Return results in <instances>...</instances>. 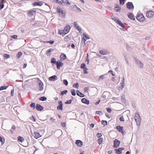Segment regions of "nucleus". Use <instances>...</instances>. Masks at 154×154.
<instances>
[{"label": "nucleus", "mask_w": 154, "mask_h": 154, "mask_svg": "<svg viewBox=\"0 0 154 154\" xmlns=\"http://www.w3.org/2000/svg\"><path fill=\"white\" fill-rule=\"evenodd\" d=\"M141 120V118L140 117L139 113L138 112H136L135 114V121L137 125L138 126L140 125Z\"/></svg>", "instance_id": "f257e3e1"}, {"label": "nucleus", "mask_w": 154, "mask_h": 154, "mask_svg": "<svg viewBox=\"0 0 154 154\" xmlns=\"http://www.w3.org/2000/svg\"><path fill=\"white\" fill-rule=\"evenodd\" d=\"M112 19L118 24L121 26L124 29L125 28V26L121 22L118 18H116L115 17L112 18Z\"/></svg>", "instance_id": "f03ea898"}, {"label": "nucleus", "mask_w": 154, "mask_h": 154, "mask_svg": "<svg viewBox=\"0 0 154 154\" xmlns=\"http://www.w3.org/2000/svg\"><path fill=\"white\" fill-rule=\"evenodd\" d=\"M135 62L136 64L140 68H142L143 67V64L139 60L135 59Z\"/></svg>", "instance_id": "7ed1b4c3"}, {"label": "nucleus", "mask_w": 154, "mask_h": 154, "mask_svg": "<svg viewBox=\"0 0 154 154\" xmlns=\"http://www.w3.org/2000/svg\"><path fill=\"white\" fill-rule=\"evenodd\" d=\"M146 15L148 18H152L154 16V12L152 11H149L147 12Z\"/></svg>", "instance_id": "20e7f679"}, {"label": "nucleus", "mask_w": 154, "mask_h": 154, "mask_svg": "<svg viewBox=\"0 0 154 154\" xmlns=\"http://www.w3.org/2000/svg\"><path fill=\"white\" fill-rule=\"evenodd\" d=\"M127 8L129 9H132L134 8V6L132 2H128L126 4Z\"/></svg>", "instance_id": "39448f33"}, {"label": "nucleus", "mask_w": 154, "mask_h": 154, "mask_svg": "<svg viewBox=\"0 0 154 154\" xmlns=\"http://www.w3.org/2000/svg\"><path fill=\"white\" fill-rule=\"evenodd\" d=\"M120 142L118 140L116 139L114 141V145L113 147L114 148H117L119 146Z\"/></svg>", "instance_id": "423d86ee"}, {"label": "nucleus", "mask_w": 154, "mask_h": 154, "mask_svg": "<svg viewBox=\"0 0 154 154\" xmlns=\"http://www.w3.org/2000/svg\"><path fill=\"white\" fill-rule=\"evenodd\" d=\"M125 148H119L118 149H115L114 150L116 151V153L117 154H120L122 153V151L124 150Z\"/></svg>", "instance_id": "0eeeda50"}, {"label": "nucleus", "mask_w": 154, "mask_h": 154, "mask_svg": "<svg viewBox=\"0 0 154 154\" xmlns=\"http://www.w3.org/2000/svg\"><path fill=\"white\" fill-rule=\"evenodd\" d=\"M136 19L140 22L143 21L145 20V17L142 14L137 16L136 17Z\"/></svg>", "instance_id": "6e6552de"}, {"label": "nucleus", "mask_w": 154, "mask_h": 154, "mask_svg": "<svg viewBox=\"0 0 154 154\" xmlns=\"http://www.w3.org/2000/svg\"><path fill=\"white\" fill-rule=\"evenodd\" d=\"M99 52L100 54L103 55H105L109 53L108 51L105 49L101 50Z\"/></svg>", "instance_id": "1a4fd4ad"}, {"label": "nucleus", "mask_w": 154, "mask_h": 154, "mask_svg": "<svg viewBox=\"0 0 154 154\" xmlns=\"http://www.w3.org/2000/svg\"><path fill=\"white\" fill-rule=\"evenodd\" d=\"M32 134L35 139H37L41 136L39 133L36 132H34L33 134L32 133Z\"/></svg>", "instance_id": "9d476101"}, {"label": "nucleus", "mask_w": 154, "mask_h": 154, "mask_svg": "<svg viewBox=\"0 0 154 154\" xmlns=\"http://www.w3.org/2000/svg\"><path fill=\"white\" fill-rule=\"evenodd\" d=\"M58 103L59 104L57 107V109L58 110H62L63 109V104L62 101H60L58 102Z\"/></svg>", "instance_id": "9b49d317"}, {"label": "nucleus", "mask_w": 154, "mask_h": 154, "mask_svg": "<svg viewBox=\"0 0 154 154\" xmlns=\"http://www.w3.org/2000/svg\"><path fill=\"white\" fill-rule=\"evenodd\" d=\"M120 85L121 86L119 87V88H120L121 89H122L124 88L125 86V78L124 77H122V80L120 83Z\"/></svg>", "instance_id": "f8f14e48"}, {"label": "nucleus", "mask_w": 154, "mask_h": 154, "mask_svg": "<svg viewBox=\"0 0 154 154\" xmlns=\"http://www.w3.org/2000/svg\"><path fill=\"white\" fill-rule=\"evenodd\" d=\"M70 29V28L69 26H67L65 27L63 30V31L65 32V34H67L69 31Z\"/></svg>", "instance_id": "ddd939ff"}, {"label": "nucleus", "mask_w": 154, "mask_h": 154, "mask_svg": "<svg viewBox=\"0 0 154 154\" xmlns=\"http://www.w3.org/2000/svg\"><path fill=\"white\" fill-rule=\"evenodd\" d=\"M36 109L39 111H42L43 109V107L39 104H37L36 106Z\"/></svg>", "instance_id": "4468645a"}, {"label": "nucleus", "mask_w": 154, "mask_h": 154, "mask_svg": "<svg viewBox=\"0 0 154 154\" xmlns=\"http://www.w3.org/2000/svg\"><path fill=\"white\" fill-rule=\"evenodd\" d=\"M115 11L116 12H120L121 11V8L118 5H116V6L115 8Z\"/></svg>", "instance_id": "2eb2a0df"}, {"label": "nucleus", "mask_w": 154, "mask_h": 154, "mask_svg": "<svg viewBox=\"0 0 154 154\" xmlns=\"http://www.w3.org/2000/svg\"><path fill=\"white\" fill-rule=\"evenodd\" d=\"M116 129L120 132H121L123 134L124 133V131H123V127L120 126H117L116 127Z\"/></svg>", "instance_id": "dca6fc26"}, {"label": "nucleus", "mask_w": 154, "mask_h": 154, "mask_svg": "<svg viewBox=\"0 0 154 154\" xmlns=\"http://www.w3.org/2000/svg\"><path fill=\"white\" fill-rule=\"evenodd\" d=\"M75 143L77 145L80 147H81L83 145L82 142L80 140H76Z\"/></svg>", "instance_id": "f3484780"}, {"label": "nucleus", "mask_w": 154, "mask_h": 154, "mask_svg": "<svg viewBox=\"0 0 154 154\" xmlns=\"http://www.w3.org/2000/svg\"><path fill=\"white\" fill-rule=\"evenodd\" d=\"M81 101L82 103L88 105L89 104V100H88L86 98H83L81 100Z\"/></svg>", "instance_id": "a211bd4d"}, {"label": "nucleus", "mask_w": 154, "mask_h": 154, "mask_svg": "<svg viewBox=\"0 0 154 154\" xmlns=\"http://www.w3.org/2000/svg\"><path fill=\"white\" fill-rule=\"evenodd\" d=\"M57 67V68L58 69H59L60 68V67L62 66L63 65V63L62 62H57L56 64Z\"/></svg>", "instance_id": "6ab92c4d"}, {"label": "nucleus", "mask_w": 154, "mask_h": 154, "mask_svg": "<svg viewBox=\"0 0 154 154\" xmlns=\"http://www.w3.org/2000/svg\"><path fill=\"white\" fill-rule=\"evenodd\" d=\"M128 17L132 20H134L135 19V18L134 17V15L133 14L131 13H129L128 14Z\"/></svg>", "instance_id": "aec40b11"}, {"label": "nucleus", "mask_w": 154, "mask_h": 154, "mask_svg": "<svg viewBox=\"0 0 154 154\" xmlns=\"http://www.w3.org/2000/svg\"><path fill=\"white\" fill-rule=\"evenodd\" d=\"M42 4V3L41 2H35V3H33V5L34 6H35L36 5L41 6Z\"/></svg>", "instance_id": "412c9836"}, {"label": "nucleus", "mask_w": 154, "mask_h": 154, "mask_svg": "<svg viewBox=\"0 0 154 154\" xmlns=\"http://www.w3.org/2000/svg\"><path fill=\"white\" fill-rule=\"evenodd\" d=\"M43 83L41 81H40L39 82V90L40 91H42L43 90Z\"/></svg>", "instance_id": "4be33fe9"}, {"label": "nucleus", "mask_w": 154, "mask_h": 154, "mask_svg": "<svg viewBox=\"0 0 154 154\" xmlns=\"http://www.w3.org/2000/svg\"><path fill=\"white\" fill-rule=\"evenodd\" d=\"M49 79L50 81H54L57 80V76L56 75H54L50 77L49 78Z\"/></svg>", "instance_id": "5701e85b"}, {"label": "nucleus", "mask_w": 154, "mask_h": 154, "mask_svg": "<svg viewBox=\"0 0 154 154\" xmlns=\"http://www.w3.org/2000/svg\"><path fill=\"white\" fill-rule=\"evenodd\" d=\"M66 58V55L63 54L62 53L60 55V59L61 60H65Z\"/></svg>", "instance_id": "b1692460"}, {"label": "nucleus", "mask_w": 154, "mask_h": 154, "mask_svg": "<svg viewBox=\"0 0 154 154\" xmlns=\"http://www.w3.org/2000/svg\"><path fill=\"white\" fill-rule=\"evenodd\" d=\"M76 92L77 95L80 96L81 97H83L85 96V95L84 94L81 93L78 90H77L76 91Z\"/></svg>", "instance_id": "393cba45"}, {"label": "nucleus", "mask_w": 154, "mask_h": 154, "mask_svg": "<svg viewBox=\"0 0 154 154\" xmlns=\"http://www.w3.org/2000/svg\"><path fill=\"white\" fill-rule=\"evenodd\" d=\"M81 68L83 69L84 70H86L88 69L85 66V63H83L81 65Z\"/></svg>", "instance_id": "a878e982"}, {"label": "nucleus", "mask_w": 154, "mask_h": 154, "mask_svg": "<svg viewBox=\"0 0 154 154\" xmlns=\"http://www.w3.org/2000/svg\"><path fill=\"white\" fill-rule=\"evenodd\" d=\"M35 12V11L33 10L30 11L28 12V15L30 16L33 15L34 14Z\"/></svg>", "instance_id": "bb28decb"}, {"label": "nucleus", "mask_w": 154, "mask_h": 154, "mask_svg": "<svg viewBox=\"0 0 154 154\" xmlns=\"http://www.w3.org/2000/svg\"><path fill=\"white\" fill-rule=\"evenodd\" d=\"M17 138L18 141L21 143L23 142L24 140V139L23 137L20 136H18Z\"/></svg>", "instance_id": "cd10ccee"}, {"label": "nucleus", "mask_w": 154, "mask_h": 154, "mask_svg": "<svg viewBox=\"0 0 154 154\" xmlns=\"http://www.w3.org/2000/svg\"><path fill=\"white\" fill-rule=\"evenodd\" d=\"M63 3L66 4L67 6L69 5L70 4V3L67 0H63L62 2V3Z\"/></svg>", "instance_id": "c85d7f7f"}, {"label": "nucleus", "mask_w": 154, "mask_h": 154, "mask_svg": "<svg viewBox=\"0 0 154 154\" xmlns=\"http://www.w3.org/2000/svg\"><path fill=\"white\" fill-rule=\"evenodd\" d=\"M70 7L71 8V9L73 11H76L77 6L76 5L71 6Z\"/></svg>", "instance_id": "c756f323"}, {"label": "nucleus", "mask_w": 154, "mask_h": 154, "mask_svg": "<svg viewBox=\"0 0 154 154\" xmlns=\"http://www.w3.org/2000/svg\"><path fill=\"white\" fill-rule=\"evenodd\" d=\"M53 2H56V3L60 4H62V2L63 0H53Z\"/></svg>", "instance_id": "7c9ffc66"}, {"label": "nucleus", "mask_w": 154, "mask_h": 154, "mask_svg": "<svg viewBox=\"0 0 154 154\" xmlns=\"http://www.w3.org/2000/svg\"><path fill=\"white\" fill-rule=\"evenodd\" d=\"M83 37L85 38L86 39H89L90 38V37L88 35H87L85 33H83Z\"/></svg>", "instance_id": "2f4dec72"}, {"label": "nucleus", "mask_w": 154, "mask_h": 154, "mask_svg": "<svg viewBox=\"0 0 154 154\" xmlns=\"http://www.w3.org/2000/svg\"><path fill=\"white\" fill-rule=\"evenodd\" d=\"M57 62L56 61V59L54 58H52L51 60V62L52 63H56Z\"/></svg>", "instance_id": "473e14b6"}, {"label": "nucleus", "mask_w": 154, "mask_h": 154, "mask_svg": "<svg viewBox=\"0 0 154 154\" xmlns=\"http://www.w3.org/2000/svg\"><path fill=\"white\" fill-rule=\"evenodd\" d=\"M3 2L0 1V10L2 9L4 7V5L3 4Z\"/></svg>", "instance_id": "72a5a7b5"}, {"label": "nucleus", "mask_w": 154, "mask_h": 154, "mask_svg": "<svg viewBox=\"0 0 154 154\" xmlns=\"http://www.w3.org/2000/svg\"><path fill=\"white\" fill-rule=\"evenodd\" d=\"M8 87V86H2L0 87V91H1L3 90H5Z\"/></svg>", "instance_id": "f704fd0d"}, {"label": "nucleus", "mask_w": 154, "mask_h": 154, "mask_svg": "<svg viewBox=\"0 0 154 154\" xmlns=\"http://www.w3.org/2000/svg\"><path fill=\"white\" fill-rule=\"evenodd\" d=\"M72 100H67L65 102V103L66 104H69L71 103L72 102V101L73 100V97H72Z\"/></svg>", "instance_id": "c9c22d12"}, {"label": "nucleus", "mask_w": 154, "mask_h": 154, "mask_svg": "<svg viewBox=\"0 0 154 154\" xmlns=\"http://www.w3.org/2000/svg\"><path fill=\"white\" fill-rule=\"evenodd\" d=\"M39 100L42 101L46 100L47 98L45 97H42L39 98Z\"/></svg>", "instance_id": "e433bc0d"}, {"label": "nucleus", "mask_w": 154, "mask_h": 154, "mask_svg": "<svg viewBox=\"0 0 154 154\" xmlns=\"http://www.w3.org/2000/svg\"><path fill=\"white\" fill-rule=\"evenodd\" d=\"M105 75H103L100 76L98 79L99 80H100L101 79L102 80L105 78L104 76Z\"/></svg>", "instance_id": "4c0bfd02"}, {"label": "nucleus", "mask_w": 154, "mask_h": 154, "mask_svg": "<svg viewBox=\"0 0 154 154\" xmlns=\"http://www.w3.org/2000/svg\"><path fill=\"white\" fill-rule=\"evenodd\" d=\"M123 56L125 57V58L126 61L127 62V64H128V60L127 59V54H126L124 53V54H123Z\"/></svg>", "instance_id": "58836bf2"}, {"label": "nucleus", "mask_w": 154, "mask_h": 154, "mask_svg": "<svg viewBox=\"0 0 154 154\" xmlns=\"http://www.w3.org/2000/svg\"><path fill=\"white\" fill-rule=\"evenodd\" d=\"M54 50L53 49H51V48L48 49L47 52V55H50V54H49V53L51 52L52 51Z\"/></svg>", "instance_id": "ea45409f"}, {"label": "nucleus", "mask_w": 154, "mask_h": 154, "mask_svg": "<svg viewBox=\"0 0 154 154\" xmlns=\"http://www.w3.org/2000/svg\"><path fill=\"white\" fill-rule=\"evenodd\" d=\"M101 124L103 125H107V122L106 121L102 120L101 121Z\"/></svg>", "instance_id": "a19ab883"}, {"label": "nucleus", "mask_w": 154, "mask_h": 154, "mask_svg": "<svg viewBox=\"0 0 154 154\" xmlns=\"http://www.w3.org/2000/svg\"><path fill=\"white\" fill-rule=\"evenodd\" d=\"M22 53L21 52H18L17 54V57L18 58H19L22 55Z\"/></svg>", "instance_id": "79ce46f5"}, {"label": "nucleus", "mask_w": 154, "mask_h": 154, "mask_svg": "<svg viewBox=\"0 0 154 154\" xmlns=\"http://www.w3.org/2000/svg\"><path fill=\"white\" fill-rule=\"evenodd\" d=\"M71 94L73 96H75L76 95L75 91L74 89H72L71 91Z\"/></svg>", "instance_id": "37998d69"}, {"label": "nucleus", "mask_w": 154, "mask_h": 154, "mask_svg": "<svg viewBox=\"0 0 154 154\" xmlns=\"http://www.w3.org/2000/svg\"><path fill=\"white\" fill-rule=\"evenodd\" d=\"M63 83L65 85L67 86L68 85V82L66 79H64L63 80Z\"/></svg>", "instance_id": "c03bdc74"}, {"label": "nucleus", "mask_w": 154, "mask_h": 154, "mask_svg": "<svg viewBox=\"0 0 154 154\" xmlns=\"http://www.w3.org/2000/svg\"><path fill=\"white\" fill-rule=\"evenodd\" d=\"M120 4L123 5L125 3V0H119Z\"/></svg>", "instance_id": "a18cd8bd"}, {"label": "nucleus", "mask_w": 154, "mask_h": 154, "mask_svg": "<svg viewBox=\"0 0 154 154\" xmlns=\"http://www.w3.org/2000/svg\"><path fill=\"white\" fill-rule=\"evenodd\" d=\"M62 11H63L61 9V8H57V12L60 14H61V13H62Z\"/></svg>", "instance_id": "49530a36"}, {"label": "nucleus", "mask_w": 154, "mask_h": 154, "mask_svg": "<svg viewBox=\"0 0 154 154\" xmlns=\"http://www.w3.org/2000/svg\"><path fill=\"white\" fill-rule=\"evenodd\" d=\"M79 85L78 83H76L75 84H74L73 85V87H74L75 88H78L79 87Z\"/></svg>", "instance_id": "de8ad7c7"}, {"label": "nucleus", "mask_w": 154, "mask_h": 154, "mask_svg": "<svg viewBox=\"0 0 154 154\" xmlns=\"http://www.w3.org/2000/svg\"><path fill=\"white\" fill-rule=\"evenodd\" d=\"M35 103H32L30 105V106L31 107L33 108V109H35Z\"/></svg>", "instance_id": "09e8293b"}, {"label": "nucleus", "mask_w": 154, "mask_h": 154, "mask_svg": "<svg viewBox=\"0 0 154 154\" xmlns=\"http://www.w3.org/2000/svg\"><path fill=\"white\" fill-rule=\"evenodd\" d=\"M58 32H59V34L61 35H63V34H65V32L63 31V30H59Z\"/></svg>", "instance_id": "8fccbe9b"}, {"label": "nucleus", "mask_w": 154, "mask_h": 154, "mask_svg": "<svg viewBox=\"0 0 154 154\" xmlns=\"http://www.w3.org/2000/svg\"><path fill=\"white\" fill-rule=\"evenodd\" d=\"M67 92V91L66 90L63 91L62 92H61V94L62 95H63L64 94H66Z\"/></svg>", "instance_id": "3c124183"}, {"label": "nucleus", "mask_w": 154, "mask_h": 154, "mask_svg": "<svg viewBox=\"0 0 154 154\" xmlns=\"http://www.w3.org/2000/svg\"><path fill=\"white\" fill-rule=\"evenodd\" d=\"M75 28L77 29L80 32L82 31L81 29L79 26L76 27Z\"/></svg>", "instance_id": "603ef678"}, {"label": "nucleus", "mask_w": 154, "mask_h": 154, "mask_svg": "<svg viewBox=\"0 0 154 154\" xmlns=\"http://www.w3.org/2000/svg\"><path fill=\"white\" fill-rule=\"evenodd\" d=\"M98 141L99 144H101L103 142L102 139L100 138L98 140Z\"/></svg>", "instance_id": "864d4df0"}, {"label": "nucleus", "mask_w": 154, "mask_h": 154, "mask_svg": "<svg viewBox=\"0 0 154 154\" xmlns=\"http://www.w3.org/2000/svg\"><path fill=\"white\" fill-rule=\"evenodd\" d=\"M96 114H99V115H101L103 114L101 111H97L96 112Z\"/></svg>", "instance_id": "5fc2aeb1"}, {"label": "nucleus", "mask_w": 154, "mask_h": 154, "mask_svg": "<svg viewBox=\"0 0 154 154\" xmlns=\"http://www.w3.org/2000/svg\"><path fill=\"white\" fill-rule=\"evenodd\" d=\"M120 120L121 121L124 122L125 121L124 118L123 116H122L120 118Z\"/></svg>", "instance_id": "6e6d98bb"}, {"label": "nucleus", "mask_w": 154, "mask_h": 154, "mask_svg": "<svg viewBox=\"0 0 154 154\" xmlns=\"http://www.w3.org/2000/svg\"><path fill=\"white\" fill-rule=\"evenodd\" d=\"M86 41V39L84 37H83V38H82V41L84 42V44L85 45H86V44L85 43V42Z\"/></svg>", "instance_id": "4d7b16f0"}, {"label": "nucleus", "mask_w": 154, "mask_h": 154, "mask_svg": "<svg viewBox=\"0 0 154 154\" xmlns=\"http://www.w3.org/2000/svg\"><path fill=\"white\" fill-rule=\"evenodd\" d=\"M4 57L6 58H9L10 57V55L8 54H4Z\"/></svg>", "instance_id": "13d9d810"}, {"label": "nucleus", "mask_w": 154, "mask_h": 154, "mask_svg": "<svg viewBox=\"0 0 154 154\" xmlns=\"http://www.w3.org/2000/svg\"><path fill=\"white\" fill-rule=\"evenodd\" d=\"M4 139L2 137L0 136V141L1 142L2 144H3L4 142H3V140H4Z\"/></svg>", "instance_id": "bf43d9fd"}, {"label": "nucleus", "mask_w": 154, "mask_h": 154, "mask_svg": "<svg viewBox=\"0 0 154 154\" xmlns=\"http://www.w3.org/2000/svg\"><path fill=\"white\" fill-rule=\"evenodd\" d=\"M46 42V43H49L51 44H52L54 43V41H52V40H50L48 41H47Z\"/></svg>", "instance_id": "052dcab7"}, {"label": "nucleus", "mask_w": 154, "mask_h": 154, "mask_svg": "<svg viewBox=\"0 0 154 154\" xmlns=\"http://www.w3.org/2000/svg\"><path fill=\"white\" fill-rule=\"evenodd\" d=\"M106 93V92H104L103 93V95H102L103 98L104 99H105L106 98V96L105 94Z\"/></svg>", "instance_id": "680f3d73"}, {"label": "nucleus", "mask_w": 154, "mask_h": 154, "mask_svg": "<svg viewBox=\"0 0 154 154\" xmlns=\"http://www.w3.org/2000/svg\"><path fill=\"white\" fill-rule=\"evenodd\" d=\"M74 26L75 28H76V27L78 26V24L76 22H75L74 23Z\"/></svg>", "instance_id": "e2e57ef3"}, {"label": "nucleus", "mask_w": 154, "mask_h": 154, "mask_svg": "<svg viewBox=\"0 0 154 154\" xmlns=\"http://www.w3.org/2000/svg\"><path fill=\"white\" fill-rule=\"evenodd\" d=\"M30 119L32 120L34 122H35L36 121V119L33 116H32L31 117V118H30Z\"/></svg>", "instance_id": "0e129e2a"}, {"label": "nucleus", "mask_w": 154, "mask_h": 154, "mask_svg": "<svg viewBox=\"0 0 154 154\" xmlns=\"http://www.w3.org/2000/svg\"><path fill=\"white\" fill-rule=\"evenodd\" d=\"M69 38V37L68 36H66L64 37V40L65 41H67L68 40Z\"/></svg>", "instance_id": "69168bd1"}, {"label": "nucleus", "mask_w": 154, "mask_h": 154, "mask_svg": "<svg viewBox=\"0 0 154 154\" xmlns=\"http://www.w3.org/2000/svg\"><path fill=\"white\" fill-rule=\"evenodd\" d=\"M106 109H107V112H110V113L111 112L112 110L111 109L109 108H107Z\"/></svg>", "instance_id": "338daca9"}, {"label": "nucleus", "mask_w": 154, "mask_h": 154, "mask_svg": "<svg viewBox=\"0 0 154 154\" xmlns=\"http://www.w3.org/2000/svg\"><path fill=\"white\" fill-rule=\"evenodd\" d=\"M121 100H122L123 101H125V97H124V96L123 95H122L121 97Z\"/></svg>", "instance_id": "774afa93"}]
</instances>
